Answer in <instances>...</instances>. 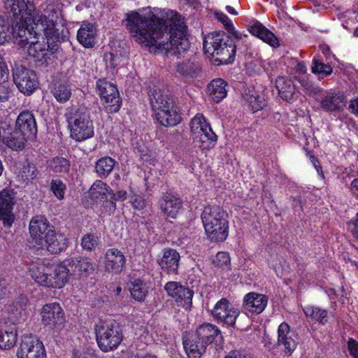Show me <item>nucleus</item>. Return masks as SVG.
I'll list each match as a JSON object with an SVG mask.
<instances>
[{
	"label": "nucleus",
	"instance_id": "obj_1",
	"mask_svg": "<svg viewBox=\"0 0 358 358\" xmlns=\"http://www.w3.org/2000/svg\"><path fill=\"white\" fill-rule=\"evenodd\" d=\"M126 20L131 37L145 47L173 56H179L189 48L186 25L177 12L168 11L165 20L151 11L131 12Z\"/></svg>",
	"mask_w": 358,
	"mask_h": 358
},
{
	"label": "nucleus",
	"instance_id": "obj_2",
	"mask_svg": "<svg viewBox=\"0 0 358 358\" xmlns=\"http://www.w3.org/2000/svg\"><path fill=\"white\" fill-rule=\"evenodd\" d=\"M206 234L211 241L222 242L229 235L227 213L219 206H207L201 213Z\"/></svg>",
	"mask_w": 358,
	"mask_h": 358
},
{
	"label": "nucleus",
	"instance_id": "obj_3",
	"mask_svg": "<svg viewBox=\"0 0 358 358\" xmlns=\"http://www.w3.org/2000/svg\"><path fill=\"white\" fill-rule=\"evenodd\" d=\"M149 97L155 117L160 124L173 127L180 122V115L174 109L172 97L164 90L155 87L150 90Z\"/></svg>",
	"mask_w": 358,
	"mask_h": 358
},
{
	"label": "nucleus",
	"instance_id": "obj_4",
	"mask_svg": "<svg viewBox=\"0 0 358 358\" xmlns=\"http://www.w3.org/2000/svg\"><path fill=\"white\" fill-rule=\"evenodd\" d=\"M65 268L58 264L55 268L45 265L40 259L29 264V273L38 285L50 288H62L65 285Z\"/></svg>",
	"mask_w": 358,
	"mask_h": 358
},
{
	"label": "nucleus",
	"instance_id": "obj_5",
	"mask_svg": "<svg viewBox=\"0 0 358 358\" xmlns=\"http://www.w3.org/2000/svg\"><path fill=\"white\" fill-rule=\"evenodd\" d=\"M66 117L72 138L82 141L94 136V125L87 107L71 108Z\"/></svg>",
	"mask_w": 358,
	"mask_h": 358
},
{
	"label": "nucleus",
	"instance_id": "obj_6",
	"mask_svg": "<svg viewBox=\"0 0 358 358\" xmlns=\"http://www.w3.org/2000/svg\"><path fill=\"white\" fill-rule=\"evenodd\" d=\"M94 329L97 344L103 352L117 348L122 341L120 327L114 320H100Z\"/></svg>",
	"mask_w": 358,
	"mask_h": 358
},
{
	"label": "nucleus",
	"instance_id": "obj_7",
	"mask_svg": "<svg viewBox=\"0 0 358 358\" xmlns=\"http://www.w3.org/2000/svg\"><path fill=\"white\" fill-rule=\"evenodd\" d=\"M41 8L42 12L36 10L34 6V9L29 12L30 13H25L26 18H29V21L34 24L36 29H38V31L57 25V22L61 16L59 4L55 0H46L41 5Z\"/></svg>",
	"mask_w": 358,
	"mask_h": 358
},
{
	"label": "nucleus",
	"instance_id": "obj_8",
	"mask_svg": "<svg viewBox=\"0 0 358 358\" xmlns=\"http://www.w3.org/2000/svg\"><path fill=\"white\" fill-rule=\"evenodd\" d=\"M189 126L194 138L199 143L201 149L208 150L215 146L217 136L202 114H196L191 120Z\"/></svg>",
	"mask_w": 358,
	"mask_h": 358
},
{
	"label": "nucleus",
	"instance_id": "obj_9",
	"mask_svg": "<svg viewBox=\"0 0 358 358\" xmlns=\"http://www.w3.org/2000/svg\"><path fill=\"white\" fill-rule=\"evenodd\" d=\"M59 266L64 267L65 283L69 275L76 277H87L95 270V265L91 260L85 257H76L66 259Z\"/></svg>",
	"mask_w": 358,
	"mask_h": 358
},
{
	"label": "nucleus",
	"instance_id": "obj_10",
	"mask_svg": "<svg viewBox=\"0 0 358 358\" xmlns=\"http://www.w3.org/2000/svg\"><path fill=\"white\" fill-rule=\"evenodd\" d=\"M13 82L18 90L25 95H30L38 87L36 73L24 66H16L13 71Z\"/></svg>",
	"mask_w": 358,
	"mask_h": 358
},
{
	"label": "nucleus",
	"instance_id": "obj_11",
	"mask_svg": "<svg viewBox=\"0 0 358 358\" xmlns=\"http://www.w3.org/2000/svg\"><path fill=\"white\" fill-rule=\"evenodd\" d=\"M240 314L239 310L234 308L229 301L222 298L218 301L211 310L213 317L220 323L227 327H234L236 320Z\"/></svg>",
	"mask_w": 358,
	"mask_h": 358
},
{
	"label": "nucleus",
	"instance_id": "obj_12",
	"mask_svg": "<svg viewBox=\"0 0 358 358\" xmlns=\"http://www.w3.org/2000/svg\"><path fill=\"white\" fill-rule=\"evenodd\" d=\"M29 140L15 127L11 128L6 122L0 123V141L11 150H22Z\"/></svg>",
	"mask_w": 358,
	"mask_h": 358
},
{
	"label": "nucleus",
	"instance_id": "obj_13",
	"mask_svg": "<svg viewBox=\"0 0 358 358\" xmlns=\"http://www.w3.org/2000/svg\"><path fill=\"white\" fill-rule=\"evenodd\" d=\"M97 92L106 103V108L110 113H116L120 107V99L117 87L104 79L96 82Z\"/></svg>",
	"mask_w": 358,
	"mask_h": 358
},
{
	"label": "nucleus",
	"instance_id": "obj_14",
	"mask_svg": "<svg viewBox=\"0 0 358 358\" xmlns=\"http://www.w3.org/2000/svg\"><path fill=\"white\" fill-rule=\"evenodd\" d=\"M17 356L18 358H46L43 343L33 336L22 338Z\"/></svg>",
	"mask_w": 358,
	"mask_h": 358
},
{
	"label": "nucleus",
	"instance_id": "obj_15",
	"mask_svg": "<svg viewBox=\"0 0 358 358\" xmlns=\"http://www.w3.org/2000/svg\"><path fill=\"white\" fill-rule=\"evenodd\" d=\"M17 18H19V22H17L13 27V35L16 42L19 45L24 46L32 39H35L38 29L34 27V24L29 22V18H26L24 13L20 14Z\"/></svg>",
	"mask_w": 358,
	"mask_h": 358
},
{
	"label": "nucleus",
	"instance_id": "obj_16",
	"mask_svg": "<svg viewBox=\"0 0 358 358\" xmlns=\"http://www.w3.org/2000/svg\"><path fill=\"white\" fill-rule=\"evenodd\" d=\"M41 314L42 322L45 326L57 331L64 327V313L59 303H52L44 305Z\"/></svg>",
	"mask_w": 358,
	"mask_h": 358
},
{
	"label": "nucleus",
	"instance_id": "obj_17",
	"mask_svg": "<svg viewBox=\"0 0 358 358\" xmlns=\"http://www.w3.org/2000/svg\"><path fill=\"white\" fill-rule=\"evenodd\" d=\"M164 289L168 295L175 300L178 306H181L185 310L191 308L194 294L192 290L173 281L167 282Z\"/></svg>",
	"mask_w": 358,
	"mask_h": 358
},
{
	"label": "nucleus",
	"instance_id": "obj_18",
	"mask_svg": "<svg viewBox=\"0 0 358 358\" xmlns=\"http://www.w3.org/2000/svg\"><path fill=\"white\" fill-rule=\"evenodd\" d=\"M15 203V196L13 191L3 189L0 192V220L4 227H11L15 220V215L13 213Z\"/></svg>",
	"mask_w": 358,
	"mask_h": 358
},
{
	"label": "nucleus",
	"instance_id": "obj_19",
	"mask_svg": "<svg viewBox=\"0 0 358 358\" xmlns=\"http://www.w3.org/2000/svg\"><path fill=\"white\" fill-rule=\"evenodd\" d=\"M54 229L48 220L43 215H36L33 217L29 223V233L36 245L41 246L45 236Z\"/></svg>",
	"mask_w": 358,
	"mask_h": 358
},
{
	"label": "nucleus",
	"instance_id": "obj_20",
	"mask_svg": "<svg viewBox=\"0 0 358 358\" xmlns=\"http://www.w3.org/2000/svg\"><path fill=\"white\" fill-rule=\"evenodd\" d=\"M296 336L290 331L286 322L281 323L278 329V346L286 354L290 355L296 348Z\"/></svg>",
	"mask_w": 358,
	"mask_h": 358
},
{
	"label": "nucleus",
	"instance_id": "obj_21",
	"mask_svg": "<svg viewBox=\"0 0 358 358\" xmlns=\"http://www.w3.org/2000/svg\"><path fill=\"white\" fill-rule=\"evenodd\" d=\"M231 36L224 31L213 32L206 36L203 40V50L215 57L217 49L224 48V46L229 45Z\"/></svg>",
	"mask_w": 358,
	"mask_h": 358
},
{
	"label": "nucleus",
	"instance_id": "obj_22",
	"mask_svg": "<svg viewBox=\"0 0 358 358\" xmlns=\"http://www.w3.org/2000/svg\"><path fill=\"white\" fill-rule=\"evenodd\" d=\"M15 127L30 140L36 137L37 126L36 120L34 115L28 110L20 113Z\"/></svg>",
	"mask_w": 358,
	"mask_h": 358
},
{
	"label": "nucleus",
	"instance_id": "obj_23",
	"mask_svg": "<svg viewBox=\"0 0 358 358\" xmlns=\"http://www.w3.org/2000/svg\"><path fill=\"white\" fill-rule=\"evenodd\" d=\"M158 203L164 215L171 218H176L182 208L181 199L171 192L164 194L159 199Z\"/></svg>",
	"mask_w": 358,
	"mask_h": 358
},
{
	"label": "nucleus",
	"instance_id": "obj_24",
	"mask_svg": "<svg viewBox=\"0 0 358 358\" xmlns=\"http://www.w3.org/2000/svg\"><path fill=\"white\" fill-rule=\"evenodd\" d=\"M126 259L123 253L117 248L106 250L104 255V267L106 271L119 273L125 266Z\"/></svg>",
	"mask_w": 358,
	"mask_h": 358
},
{
	"label": "nucleus",
	"instance_id": "obj_25",
	"mask_svg": "<svg viewBox=\"0 0 358 358\" xmlns=\"http://www.w3.org/2000/svg\"><path fill=\"white\" fill-rule=\"evenodd\" d=\"M45 238L41 246H38V248H46L52 254H59L67 248L68 238L63 234L56 233L55 229L50 231V233Z\"/></svg>",
	"mask_w": 358,
	"mask_h": 358
},
{
	"label": "nucleus",
	"instance_id": "obj_26",
	"mask_svg": "<svg viewBox=\"0 0 358 358\" xmlns=\"http://www.w3.org/2000/svg\"><path fill=\"white\" fill-rule=\"evenodd\" d=\"M182 344L188 358H201L208 346L199 339L195 334L184 335Z\"/></svg>",
	"mask_w": 358,
	"mask_h": 358
},
{
	"label": "nucleus",
	"instance_id": "obj_27",
	"mask_svg": "<svg viewBox=\"0 0 358 358\" xmlns=\"http://www.w3.org/2000/svg\"><path fill=\"white\" fill-rule=\"evenodd\" d=\"M268 303V297L262 294L250 292L243 299L244 308L253 313H261L264 311Z\"/></svg>",
	"mask_w": 358,
	"mask_h": 358
},
{
	"label": "nucleus",
	"instance_id": "obj_28",
	"mask_svg": "<svg viewBox=\"0 0 358 358\" xmlns=\"http://www.w3.org/2000/svg\"><path fill=\"white\" fill-rule=\"evenodd\" d=\"M180 256L174 249L167 248L164 250L159 265L163 271L168 274L177 273Z\"/></svg>",
	"mask_w": 358,
	"mask_h": 358
},
{
	"label": "nucleus",
	"instance_id": "obj_29",
	"mask_svg": "<svg viewBox=\"0 0 358 358\" xmlns=\"http://www.w3.org/2000/svg\"><path fill=\"white\" fill-rule=\"evenodd\" d=\"M345 97L336 93H327L320 100V107L327 112L339 111L345 105Z\"/></svg>",
	"mask_w": 358,
	"mask_h": 358
},
{
	"label": "nucleus",
	"instance_id": "obj_30",
	"mask_svg": "<svg viewBox=\"0 0 358 358\" xmlns=\"http://www.w3.org/2000/svg\"><path fill=\"white\" fill-rule=\"evenodd\" d=\"M275 87L281 99L287 101H293L295 95V86L292 80L286 76H279L275 80Z\"/></svg>",
	"mask_w": 358,
	"mask_h": 358
},
{
	"label": "nucleus",
	"instance_id": "obj_31",
	"mask_svg": "<svg viewBox=\"0 0 358 358\" xmlns=\"http://www.w3.org/2000/svg\"><path fill=\"white\" fill-rule=\"evenodd\" d=\"M242 97L254 113L262 110L266 105L264 96L256 91L254 87L245 88L242 94Z\"/></svg>",
	"mask_w": 358,
	"mask_h": 358
},
{
	"label": "nucleus",
	"instance_id": "obj_32",
	"mask_svg": "<svg viewBox=\"0 0 358 358\" xmlns=\"http://www.w3.org/2000/svg\"><path fill=\"white\" fill-rule=\"evenodd\" d=\"M42 31L44 32L47 38L48 48H50V43H61L65 41L69 38L68 29L63 25H54L52 27H50Z\"/></svg>",
	"mask_w": 358,
	"mask_h": 358
},
{
	"label": "nucleus",
	"instance_id": "obj_33",
	"mask_svg": "<svg viewBox=\"0 0 358 358\" xmlns=\"http://www.w3.org/2000/svg\"><path fill=\"white\" fill-rule=\"evenodd\" d=\"M4 4L16 19L20 14H25L26 12L30 13L34 9L33 0H4Z\"/></svg>",
	"mask_w": 358,
	"mask_h": 358
},
{
	"label": "nucleus",
	"instance_id": "obj_34",
	"mask_svg": "<svg viewBox=\"0 0 358 358\" xmlns=\"http://www.w3.org/2000/svg\"><path fill=\"white\" fill-rule=\"evenodd\" d=\"M250 32L273 47L278 46V40L275 36L259 22H256L249 29Z\"/></svg>",
	"mask_w": 358,
	"mask_h": 358
},
{
	"label": "nucleus",
	"instance_id": "obj_35",
	"mask_svg": "<svg viewBox=\"0 0 358 358\" xmlns=\"http://www.w3.org/2000/svg\"><path fill=\"white\" fill-rule=\"evenodd\" d=\"M238 45L234 42V39L231 38L229 45L224 46V48L217 49L215 52V55L213 57L215 62H219V64H231L235 59L236 48Z\"/></svg>",
	"mask_w": 358,
	"mask_h": 358
},
{
	"label": "nucleus",
	"instance_id": "obj_36",
	"mask_svg": "<svg viewBox=\"0 0 358 358\" xmlns=\"http://www.w3.org/2000/svg\"><path fill=\"white\" fill-rule=\"evenodd\" d=\"M96 29L92 24H83L78 31L77 38L85 48H92L95 44Z\"/></svg>",
	"mask_w": 358,
	"mask_h": 358
},
{
	"label": "nucleus",
	"instance_id": "obj_37",
	"mask_svg": "<svg viewBox=\"0 0 358 358\" xmlns=\"http://www.w3.org/2000/svg\"><path fill=\"white\" fill-rule=\"evenodd\" d=\"M220 333L219 329L214 324L210 323H203L200 325L195 331V335L198 336L203 343L209 345L214 341L216 336Z\"/></svg>",
	"mask_w": 358,
	"mask_h": 358
},
{
	"label": "nucleus",
	"instance_id": "obj_38",
	"mask_svg": "<svg viewBox=\"0 0 358 358\" xmlns=\"http://www.w3.org/2000/svg\"><path fill=\"white\" fill-rule=\"evenodd\" d=\"M227 83L221 78L215 79L208 85L210 96L215 102L219 103L227 96Z\"/></svg>",
	"mask_w": 358,
	"mask_h": 358
},
{
	"label": "nucleus",
	"instance_id": "obj_39",
	"mask_svg": "<svg viewBox=\"0 0 358 358\" xmlns=\"http://www.w3.org/2000/svg\"><path fill=\"white\" fill-rule=\"evenodd\" d=\"M176 68L178 73L185 77L196 76L200 70L199 63L194 59L178 63Z\"/></svg>",
	"mask_w": 358,
	"mask_h": 358
},
{
	"label": "nucleus",
	"instance_id": "obj_40",
	"mask_svg": "<svg viewBox=\"0 0 358 358\" xmlns=\"http://www.w3.org/2000/svg\"><path fill=\"white\" fill-rule=\"evenodd\" d=\"M28 44L29 45L27 48V54L29 56L36 59V60L41 61L43 58H45L47 52L50 51V48H45V44L43 42L41 43L32 39Z\"/></svg>",
	"mask_w": 358,
	"mask_h": 358
},
{
	"label": "nucleus",
	"instance_id": "obj_41",
	"mask_svg": "<svg viewBox=\"0 0 358 358\" xmlns=\"http://www.w3.org/2000/svg\"><path fill=\"white\" fill-rule=\"evenodd\" d=\"M115 164V161L110 157H101L96 162V172L101 178H106L113 171Z\"/></svg>",
	"mask_w": 358,
	"mask_h": 358
},
{
	"label": "nucleus",
	"instance_id": "obj_42",
	"mask_svg": "<svg viewBox=\"0 0 358 358\" xmlns=\"http://www.w3.org/2000/svg\"><path fill=\"white\" fill-rule=\"evenodd\" d=\"M129 289L133 299L139 301H143L148 292L146 284L140 279L131 281Z\"/></svg>",
	"mask_w": 358,
	"mask_h": 358
},
{
	"label": "nucleus",
	"instance_id": "obj_43",
	"mask_svg": "<svg viewBox=\"0 0 358 358\" xmlns=\"http://www.w3.org/2000/svg\"><path fill=\"white\" fill-rule=\"evenodd\" d=\"M17 341V333L13 329L8 330L0 329V348L10 349Z\"/></svg>",
	"mask_w": 358,
	"mask_h": 358
},
{
	"label": "nucleus",
	"instance_id": "obj_44",
	"mask_svg": "<svg viewBox=\"0 0 358 358\" xmlns=\"http://www.w3.org/2000/svg\"><path fill=\"white\" fill-rule=\"evenodd\" d=\"M305 315L310 319L325 324L327 322V312L314 306H306L303 308Z\"/></svg>",
	"mask_w": 358,
	"mask_h": 358
},
{
	"label": "nucleus",
	"instance_id": "obj_45",
	"mask_svg": "<svg viewBox=\"0 0 358 358\" xmlns=\"http://www.w3.org/2000/svg\"><path fill=\"white\" fill-rule=\"evenodd\" d=\"M52 94L58 102L65 103L71 96V89L68 84L61 83L52 90Z\"/></svg>",
	"mask_w": 358,
	"mask_h": 358
},
{
	"label": "nucleus",
	"instance_id": "obj_46",
	"mask_svg": "<svg viewBox=\"0 0 358 358\" xmlns=\"http://www.w3.org/2000/svg\"><path fill=\"white\" fill-rule=\"evenodd\" d=\"M110 187L101 180H96L94 182L89 190V194L92 199H98L99 196H103L109 191Z\"/></svg>",
	"mask_w": 358,
	"mask_h": 358
},
{
	"label": "nucleus",
	"instance_id": "obj_47",
	"mask_svg": "<svg viewBox=\"0 0 358 358\" xmlns=\"http://www.w3.org/2000/svg\"><path fill=\"white\" fill-rule=\"evenodd\" d=\"M99 244V237L95 234H85L81 240L82 248L88 251L94 250Z\"/></svg>",
	"mask_w": 358,
	"mask_h": 358
},
{
	"label": "nucleus",
	"instance_id": "obj_48",
	"mask_svg": "<svg viewBox=\"0 0 358 358\" xmlns=\"http://www.w3.org/2000/svg\"><path fill=\"white\" fill-rule=\"evenodd\" d=\"M311 69L313 73L321 75L322 78L327 76L332 73V68L331 66L325 64L317 59H313Z\"/></svg>",
	"mask_w": 358,
	"mask_h": 358
},
{
	"label": "nucleus",
	"instance_id": "obj_49",
	"mask_svg": "<svg viewBox=\"0 0 358 358\" xmlns=\"http://www.w3.org/2000/svg\"><path fill=\"white\" fill-rule=\"evenodd\" d=\"M70 168L69 162L63 157H57L52 160L51 169L55 173H67Z\"/></svg>",
	"mask_w": 358,
	"mask_h": 358
},
{
	"label": "nucleus",
	"instance_id": "obj_50",
	"mask_svg": "<svg viewBox=\"0 0 358 358\" xmlns=\"http://www.w3.org/2000/svg\"><path fill=\"white\" fill-rule=\"evenodd\" d=\"M214 264L220 268H229L230 266V257L226 252H219L213 261Z\"/></svg>",
	"mask_w": 358,
	"mask_h": 358
},
{
	"label": "nucleus",
	"instance_id": "obj_51",
	"mask_svg": "<svg viewBox=\"0 0 358 358\" xmlns=\"http://www.w3.org/2000/svg\"><path fill=\"white\" fill-rule=\"evenodd\" d=\"M50 189L59 199H62L64 198L66 185L62 180H52L50 184Z\"/></svg>",
	"mask_w": 358,
	"mask_h": 358
},
{
	"label": "nucleus",
	"instance_id": "obj_52",
	"mask_svg": "<svg viewBox=\"0 0 358 358\" xmlns=\"http://www.w3.org/2000/svg\"><path fill=\"white\" fill-rule=\"evenodd\" d=\"M299 83L305 90V92L310 96L316 95L321 91L319 87L314 85L313 83L304 78L299 79Z\"/></svg>",
	"mask_w": 358,
	"mask_h": 358
},
{
	"label": "nucleus",
	"instance_id": "obj_53",
	"mask_svg": "<svg viewBox=\"0 0 358 358\" xmlns=\"http://www.w3.org/2000/svg\"><path fill=\"white\" fill-rule=\"evenodd\" d=\"M348 229L353 238L358 241V213L348 222Z\"/></svg>",
	"mask_w": 358,
	"mask_h": 358
},
{
	"label": "nucleus",
	"instance_id": "obj_54",
	"mask_svg": "<svg viewBox=\"0 0 358 358\" xmlns=\"http://www.w3.org/2000/svg\"><path fill=\"white\" fill-rule=\"evenodd\" d=\"M9 30V26L5 20L0 18V45L3 44L7 41Z\"/></svg>",
	"mask_w": 358,
	"mask_h": 358
},
{
	"label": "nucleus",
	"instance_id": "obj_55",
	"mask_svg": "<svg viewBox=\"0 0 358 358\" xmlns=\"http://www.w3.org/2000/svg\"><path fill=\"white\" fill-rule=\"evenodd\" d=\"M106 66L110 69H115L118 65L119 57L113 53L105 55L104 57Z\"/></svg>",
	"mask_w": 358,
	"mask_h": 358
},
{
	"label": "nucleus",
	"instance_id": "obj_56",
	"mask_svg": "<svg viewBox=\"0 0 358 358\" xmlns=\"http://www.w3.org/2000/svg\"><path fill=\"white\" fill-rule=\"evenodd\" d=\"M348 349L353 358H358V342L356 340L350 338L348 341Z\"/></svg>",
	"mask_w": 358,
	"mask_h": 358
},
{
	"label": "nucleus",
	"instance_id": "obj_57",
	"mask_svg": "<svg viewBox=\"0 0 358 358\" xmlns=\"http://www.w3.org/2000/svg\"><path fill=\"white\" fill-rule=\"evenodd\" d=\"M216 17L218 21L222 22L226 30H232V23L227 15L224 13H216Z\"/></svg>",
	"mask_w": 358,
	"mask_h": 358
},
{
	"label": "nucleus",
	"instance_id": "obj_58",
	"mask_svg": "<svg viewBox=\"0 0 358 358\" xmlns=\"http://www.w3.org/2000/svg\"><path fill=\"white\" fill-rule=\"evenodd\" d=\"M131 203L135 208L138 210L143 209L145 206L144 199L141 196L136 195L131 198Z\"/></svg>",
	"mask_w": 358,
	"mask_h": 358
},
{
	"label": "nucleus",
	"instance_id": "obj_59",
	"mask_svg": "<svg viewBox=\"0 0 358 358\" xmlns=\"http://www.w3.org/2000/svg\"><path fill=\"white\" fill-rule=\"evenodd\" d=\"M10 90L6 85H0V102H5L10 96Z\"/></svg>",
	"mask_w": 358,
	"mask_h": 358
},
{
	"label": "nucleus",
	"instance_id": "obj_60",
	"mask_svg": "<svg viewBox=\"0 0 358 358\" xmlns=\"http://www.w3.org/2000/svg\"><path fill=\"white\" fill-rule=\"evenodd\" d=\"M224 358H252V357L245 352L231 351L229 355L225 356Z\"/></svg>",
	"mask_w": 358,
	"mask_h": 358
},
{
	"label": "nucleus",
	"instance_id": "obj_61",
	"mask_svg": "<svg viewBox=\"0 0 358 358\" xmlns=\"http://www.w3.org/2000/svg\"><path fill=\"white\" fill-rule=\"evenodd\" d=\"M8 77V71L4 63L0 64V83H5Z\"/></svg>",
	"mask_w": 358,
	"mask_h": 358
},
{
	"label": "nucleus",
	"instance_id": "obj_62",
	"mask_svg": "<svg viewBox=\"0 0 358 358\" xmlns=\"http://www.w3.org/2000/svg\"><path fill=\"white\" fill-rule=\"evenodd\" d=\"M227 31H228V32H229L230 34H231V35L234 36V39H236V41H235V42L236 43V44H237V45H238V43L240 41L243 40V38L247 37V36H246V35L243 34H242V33H241L240 31H236V30L234 29V26H233V25H232V30H227Z\"/></svg>",
	"mask_w": 358,
	"mask_h": 358
},
{
	"label": "nucleus",
	"instance_id": "obj_63",
	"mask_svg": "<svg viewBox=\"0 0 358 358\" xmlns=\"http://www.w3.org/2000/svg\"><path fill=\"white\" fill-rule=\"evenodd\" d=\"M127 192L124 190H120L116 193L113 194L111 199L114 201L124 200L126 199Z\"/></svg>",
	"mask_w": 358,
	"mask_h": 358
},
{
	"label": "nucleus",
	"instance_id": "obj_64",
	"mask_svg": "<svg viewBox=\"0 0 358 358\" xmlns=\"http://www.w3.org/2000/svg\"><path fill=\"white\" fill-rule=\"evenodd\" d=\"M350 190L358 198V178L354 179L350 184Z\"/></svg>",
	"mask_w": 358,
	"mask_h": 358
}]
</instances>
